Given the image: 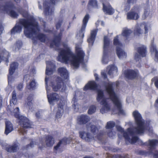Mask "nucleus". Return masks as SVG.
<instances>
[{
    "label": "nucleus",
    "instance_id": "nucleus-1",
    "mask_svg": "<svg viewBox=\"0 0 158 158\" xmlns=\"http://www.w3.org/2000/svg\"><path fill=\"white\" fill-rule=\"evenodd\" d=\"M118 83H112L107 81L105 84V88L110 98H106L103 94V91L98 88L99 86L97 85L95 81H90L84 88V90L90 89L96 90L98 92L97 100L102 106L100 109V112L102 114L106 113L110 110V102L111 100L114 105V108L111 110L113 114L118 113L124 114V111L122 109L121 102L118 96L114 92L113 87L115 85L118 86Z\"/></svg>",
    "mask_w": 158,
    "mask_h": 158
},
{
    "label": "nucleus",
    "instance_id": "nucleus-2",
    "mask_svg": "<svg viewBox=\"0 0 158 158\" xmlns=\"http://www.w3.org/2000/svg\"><path fill=\"white\" fill-rule=\"evenodd\" d=\"M133 115L137 127L134 129L128 128L126 131L120 126H116L117 130L123 135L127 143H134L137 142L140 145H145L148 146L151 150L154 149L158 145V141L155 139H149L148 142L143 143L141 139H139L135 134H141L148 130L151 135L153 132L152 127H149V124H146L142 119L140 114L137 110L134 111Z\"/></svg>",
    "mask_w": 158,
    "mask_h": 158
},
{
    "label": "nucleus",
    "instance_id": "nucleus-3",
    "mask_svg": "<svg viewBox=\"0 0 158 158\" xmlns=\"http://www.w3.org/2000/svg\"><path fill=\"white\" fill-rule=\"evenodd\" d=\"M20 12L27 19H20L19 23H17L11 30V34L20 33L22 30V27L23 26L25 35L27 38H31L34 43H36L38 40L41 42H45L46 37L43 34L39 33L40 30L38 23L34 17L29 15L27 11Z\"/></svg>",
    "mask_w": 158,
    "mask_h": 158
},
{
    "label": "nucleus",
    "instance_id": "nucleus-4",
    "mask_svg": "<svg viewBox=\"0 0 158 158\" xmlns=\"http://www.w3.org/2000/svg\"><path fill=\"white\" fill-rule=\"evenodd\" d=\"M47 67L46 74L49 77V81L51 82V85L54 91H57L61 89L62 91L66 89V85L69 83V76L68 72L65 68H59L58 69V73L61 77H58L53 78L49 77L48 75L52 74L55 70L56 66L54 62L51 61H46Z\"/></svg>",
    "mask_w": 158,
    "mask_h": 158
},
{
    "label": "nucleus",
    "instance_id": "nucleus-5",
    "mask_svg": "<svg viewBox=\"0 0 158 158\" xmlns=\"http://www.w3.org/2000/svg\"><path fill=\"white\" fill-rule=\"evenodd\" d=\"M63 45L64 49H60L57 58V60L65 63L70 62L74 68H78L80 64L83 61L85 55L80 46L76 45L75 55L71 52L70 48L67 43H63Z\"/></svg>",
    "mask_w": 158,
    "mask_h": 158
},
{
    "label": "nucleus",
    "instance_id": "nucleus-6",
    "mask_svg": "<svg viewBox=\"0 0 158 158\" xmlns=\"http://www.w3.org/2000/svg\"><path fill=\"white\" fill-rule=\"evenodd\" d=\"M19 108L16 107L14 110V113L15 117L18 118L19 123L21 127L19 131L24 135L26 131L25 129L31 127L32 124L26 117L19 114Z\"/></svg>",
    "mask_w": 158,
    "mask_h": 158
},
{
    "label": "nucleus",
    "instance_id": "nucleus-7",
    "mask_svg": "<svg viewBox=\"0 0 158 158\" xmlns=\"http://www.w3.org/2000/svg\"><path fill=\"white\" fill-rule=\"evenodd\" d=\"M87 128L88 129L90 128L91 131L95 136L94 137V136H93L90 133L86 132L84 131H80L79 132L80 136L81 139L88 141H91L94 139L96 140L98 139L99 140H101V139L99 137L98 135H96L98 131V130L95 126L89 124L87 125Z\"/></svg>",
    "mask_w": 158,
    "mask_h": 158
},
{
    "label": "nucleus",
    "instance_id": "nucleus-8",
    "mask_svg": "<svg viewBox=\"0 0 158 158\" xmlns=\"http://www.w3.org/2000/svg\"><path fill=\"white\" fill-rule=\"evenodd\" d=\"M49 77H46L45 78L46 87L48 102L50 105H53L54 102L58 101L59 99V96L56 93L52 94L50 93V90L48 85L51 86L52 87V86L51 85V82L49 81Z\"/></svg>",
    "mask_w": 158,
    "mask_h": 158
},
{
    "label": "nucleus",
    "instance_id": "nucleus-9",
    "mask_svg": "<svg viewBox=\"0 0 158 158\" xmlns=\"http://www.w3.org/2000/svg\"><path fill=\"white\" fill-rule=\"evenodd\" d=\"M58 1L59 0H50L51 4L46 1L44 2V13L46 16H50L53 15L54 10L53 5Z\"/></svg>",
    "mask_w": 158,
    "mask_h": 158
},
{
    "label": "nucleus",
    "instance_id": "nucleus-10",
    "mask_svg": "<svg viewBox=\"0 0 158 158\" xmlns=\"http://www.w3.org/2000/svg\"><path fill=\"white\" fill-rule=\"evenodd\" d=\"M114 44L116 46V53L118 58L121 60L126 58L127 57V53L122 49L123 45L118 41L116 38L114 39Z\"/></svg>",
    "mask_w": 158,
    "mask_h": 158
},
{
    "label": "nucleus",
    "instance_id": "nucleus-11",
    "mask_svg": "<svg viewBox=\"0 0 158 158\" xmlns=\"http://www.w3.org/2000/svg\"><path fill=\"white\" fill-rule=\"evenodd\" d=\"M110 40L106 36L104 39L103 54L102 61L103 64H107L108 62V54L109 49Z\"/></svg>",
    "mask_w": 158,
    "mask_h": 158
},
{
    "label": "nucleus",
    "instance_id": "nucleus-12",
    "mask_svg": "<svg viewBox=\"0 0 158 158\" xmlns=\"http://www.w3.org/2000/svg\"><path fill=\"white\" fill-rule=\"evenodd\" d=\"M89 18V17L88 15H86L85 16L83 20V24L81 28V30L77 32L76 35V38L79 39L81 43H82V39L84 36V33Z\"/></svg>",
    "mask_w": 158,
    "mask_h": 158
},
{
    "label": "nucleus",
    "instance_id": "nucleus-13",
    "mask_svg": "<svg viewBox=\"0 0 158 158\" xmlns=\"http://www.w3.org/2000/svg\"><path fill=\"white\" fill-rule=\"evenodd\" d=\"M13 8L12 5H6L5 6H1L0 5V11L4 13H7L11 17L16 18L17 17L18 14L12 10Z\"/></svg>",
    "mask_w": 158,
    "mask_h": 158
},
{
    "label": "nucleus",
    "instance_id": "nucleus-14",
    "mask_svg": "<svg viewBox=\"0 0 158 158\" xmlns=\"http://www.w3.org/2000/svg\"><path fill=\"white\" fill-rule=\"evenodd\" d=\"M137 53L135 55V59L136 61L139 60L141 57H145L147 53L146 47L144 45H141L137 48Z\"/></svg>",
    "mask_w": 158,
    "mask_h": 158
},
{
    "label": "nucleus",
    "instance_id": "nucleus-15",
    "mask_svg": "<svg viewBox=\"0 0 158 158\" xmlns=\"http://www.w3.org/2000/svg\"><path fill=\"white\" fill-rule=\"evenodd\" d=\"M140 10L138 7H135L131 10V12L127 13V17L128 19H138L139 16V13Z\"/></svg>",
    "mask_w": 158,
    "mask_h": 158
},
{
    "label": "nucleus",
    "instance_id": "nucleus-16",
    "mask_svg": "<svg viewBox=\"0 0 158 158\" xmlns=\"http://www.w3.org/2000/svg\"><path fill=\"white\" fill-rule=\"evenodd\" d=\"M61 35L62 34L60 33L58 35L55 36L54 39L50 44V47L51 48H54L56 50H59V47L60 44Z\"/></svg>",
    "mask_w": 158,
    "mask_h": 158
},
{
    "label": "nucleus",
    "instance_id": "nucleus-17",
    "mask_svg": "<svg viewBox=\"0 0 158 158\" xmlns=\"http://www.w3.org/2000/svg\"><path fill=\"white\" fill-rule=\"evenodd\" d=\"M18 66V64L16 62L12 63L10 65L9 70V75L8 76V82L9 85L13 80L12 75L17 68Z\"/></svg>",
    "mask_w": 158,
    "mask_h": 158
},
{
    "label": "nucleus",
    "instance_id": "nucleus-18",
    "mask_svg": "<svg viewBox=\"0 0 158 158\" xmlns=\"http://www.w3.org/2000/svg\"><path fill=\"white\" fill-rule=\"evenodd\" d=\"M125 77L129 79H133L138 75V71L137 70H133L128 69L125 70L124 72Z\"/></svg>",
    "mask_w": 158,
    "mask_h": 158
},
{
    "label": "nucleus",
    "instance_id": "nucleus-19",
    "mask_svg": "<svg viewBox=\"0 0 158 158\" xmlns=\"http://www.w3.org/2000/svg\"><path fill=\"white\" fill-rule=\"evenodd\" d=\"M102 4L103 10L105 14L111 15L114 13V10L109 3L104 2Z\"/></svg>",
    "mask_w": 158,
    "mask_h": 158
},
{
    "label": "nucleus",
    "instance_id": "nucleus-20",
    "mask_svg": "<svg viewBox=\"0 0 158 158\" xmlns=\"http://www.w3.org/2000/svg\"><path fill=\"white\" fill-rule=\"evenodd\" d=\"M97 31V29H94L91 31L90 35L87 39V41L89 44V46H92L93 45L96 38Z\"/></svg>",
    "mask_w": 158,
    "mask_h": 158
},
{
    "label": "nucleus",
    "instance_id": "nucleus-21",
    "mask_svg": "<svg viewBox=\"0 0 158 158\" xmlns=\"http://www.w3.org/2000/svg\"><path fill=\"white\" fill-rule=\"evenodd\" d=\"M106 69L108 71V74L111 76L116 75L118 71L117 67L114 65H109Z\"/></svg>",
    "mask_w": 158,
    "mask_h": 158
},
{
    "label": "nucleus",
    "instance_id": "nucleus-22",
    "mask_svg": "<svg viewBox=\"0 0 158 158\" xmlns=\"http://www.w3.org/2000/svg\"><path fill=\"white\" fill-rule=\"evenodd\" d=\"M70 138L68 139L66 138H64L62 140L60 141L57 144L56 146L54 147V151L55 153L57 152V151L58 150L60 147L62 145H65L66 144L69 143Z\"/></svg>",
    "mask_w": 158,
    "mask_h": 158
},
{
    "label": "nucleus",
    "instance_id": "nucleus-23",
    "mask_svg": "<svg viewBox=\"0 0 158 158\" xmlns=\"http://www.w3.org/2000/svg\"><path fill=\"white\" fill-rule=\"evenodd\" d=\"M89 120V117L85 115H81L77 119L78 122L80 124H85Z\"/></svg>",
    "mask_w": 158,
    "mask_h": 158
},
{
    "label": "nucleus",
    "instance_id": "nucleus-24",
    "mask_svg": "<svg viewBox=\"0 0 158 158\" xmlns=\"http://www.w3.org/2000/svg\"><path fill=\"white\" fill-rule=\"evenodd\" d=\"M45 143L48 147L52 146L55 142L54 138L51 135H48L45 138Z\"/></svg>",
    "mask_w": 158,
    "mask_h": 158
},
{
    "label": "nucleus",
    "instance_id": "nucleus-25",
    "mask_svg": "<svg viewBox=\"0 0 158 158\" xmlns=\"http://www.w3.org/2000/svg\"><path fill=\"white\" fill-rule=\"evenodd\" d=\"M132 31L130 30L127 28H124L123 29L122 35H118L115 38H116L118 41V39L120 38L122 36L124 37H127L131 33Z\"/></svg>",
    "mask_w": 158,
    "mask_h": 158
},
{
    "label": "nucleus",
    "instance_id": "nucleus-26",
    "mask_svg": "<svg viewBox=\"0 0 158 158\" xmlns=\"http://www.w3.org/2000/svg\"><path fill=\"white\" fill-rule=\"evenodd\" d=\"M59 103L58 105V110L56 114V117L57 118H60L63 114L64 112L63 105V103Z\"/></svg>",
    "mask_w": 158,
    "mask_h": 158
},
{
    "label": "nucleus",
    "instance_id": "nucleus-27",
    "mask_svg": "<svg viewBox=\"0 0 158 158\" xmlns=\"http://www.w3.org/2000/svg\"><path fill=\"white\" fill-rule=\"evenodd\" d=\"M13 130V127L11 123L9 121H7L6 123V129L5 133L8 135L9 133L12 131Z\"/></svg>",
    "mask_w": 158,
    "mask_h": 158
},
{
    "label": "nucleus",
    "instance_id": "nucleus-28",
    "mask_svg": "<svg viewBox=\"0 0 158 158\" xmlns=\"http://www.w3.org/2000/svg\"><path fill=\"white\" fill-rule=\"evenodd\" d=\"M150 50L152 53L154 52L155 53V60L158 62V52H157L155 45L153 42L151 43Z\"/></svg>",
    "mask_w": 158,
    "mask_h": 158
},
{
    "label": "nucleus",
    "instance_id": "nucleus-29",
    "mask_svg": "<svg viewBox=\"0 0 158 158\" xmlns=\"http://www.w3.org/2000/svg\"><path fill=\"white\" fill-rule=\"evenodd\" d=\"M33 96L32 95H30L27 98L26 101V106L27 108L29 110L32 109L33 107Z\"/></svg>",
    "mask_w": 158,
    "mask_h": 158
},
{
    "label": "nucleus",
    "instance_id": "nucleus-30",
    "mask_svg": "<svg viewBox=\"0 0 158 158\" xmlns=\"http://www.w3.org/2000/svg\"><path fill=\"white\" fill-rule=\"evenodd\" d=\"M36 87V82L34 79L30 81L29 83L27 84V88L30 90L34 89Z\"/></svg>",
    "mask_w": 158,
    "mask_h": 158
},
{
    "label": "nucleus",
    "instance_id": "nucleus-31",
    "mask_svg": "<svg viewBox=\"0 0 158 158\" xmlns=\"http://www.w3.org/2000/svg\"><path fill=\"white\" fill-rule=\"evenodd\" d=\"M65 24L64 19L60 18L58 20L56 21V27L57 29H58L60 28L61 26H63Z\"/></svg>",
    "mask_w": 158,
    "mask_h": 158
},
{
    "label": "nucleus",
    "instance_id": "nucleus-32",
    "mask_svg": "<svg viewBox=\"0 0 158 158\" xmlns=\"http://www.w3.org/2000/svg\"><path fill=\"white\" fill-rule=\"evenodd\" d=\"M12 99L10 101V105L11 106L12 103L14 105H15L17 102V99L16 97V93L15 91H14L13 92L12 95Z\"/></svg>",
    "mask_w": 158,
    "mask_h": 158
},
{
    "label": "nucleus",
    "instance_id": "nucleus-33",
    "mask_svg": "<svg viewBox=\"0 0 158 158\" xmlns=\"http://www.w3.org/2000/svg\"><path fill=\"white\" fill-rule=\"evenodd\" d=\"M89 6H91L94 8H98V5L96 0H90L89 2Z\"/></svg>",
    "mask_w": 158,
    "mask_h": 158
},
{
    "label": "nucleus",
    "instance_id": "nucleus-34",
    "mask_svg": "<svg viewBox=\"0 0 158 158\" xmlns=\"http://www.w3.org/2000/svg\"><path fill=\"white\" fill-rule=\"evenodd\" d=\"M76 92H75V95L73 98V101L74 102L73 104V108L74 109V110L77 112L78 110V105L77 104V102L76 101Z\"/></svg>",
    "mask_w": 158,
    "mask_h": 158
},
{
    "label": "nucleus",
    "instance_id": "nucleus-35",
    "mask_svg": "<svg viewBox=\"0 0 158 158\" xmlns=\"http://www.w3.org/2000/svg\"><path fill=\"white\" fill-rule=\"evenodd\" d=\"M115 125L114 122L113 121H110L107 123L106 126V129L108 130H111L113 127Z\"/></svg>",
    "mask_w": 158,
    "mask_h": 158
},
{
    "label": "nucleus",
    "instance_id": "nucleus-36",
    "mask_svg": "<svg viewBox=\"0 0 158 158\" xmlns=\"http://www.w3.org/2000/svg\"><path fill=\"white\" fill-rule=\"evenodd\" d=\"M96 108L95 106L92 105L90 106L88 110V113L89 114H91L95 112Z\"/></svg>",
    "mask_w": 158,
    "mask_h": 158
},
{
    "label": "nucleus",
    "instance_id": "nucleus-37",
    "mask_svg": "<svg viewBox=\"0 0 158 158\" xmlns=\"http://www.w3.org/2000/svg\"><path fill=\"white\" fill-rule=\"evenodd\" d=\"M17 149L18 146L16 145H15L8 148H7L6 150L8 152H14L16 151Z\"/></svg>",
    "mask_w": 158,
    "mask_h": 158
},
{
    "label": "nucleus",
    "instance_id": "nucleus-38",
    "mask_svg": "<svg viewBox=\"0 0 158 158\" xmlns=\"http://www.w3.org/2000/svg\"><path fill=\"white\" fill-rule=\"evenodd\" d=\"M143 26L145 29V33H148V31L150 29V25L149 23H143L140 26L141 27Z\"/></svg>",
    "mask_w": 158,
    "mask_h": 158
},
{
    "label": "nucleus",
    "instance_id": "nucleus-39",
    "mask_svg": "<svg viewBox=\"0 0 158 158\" xmlns=\"http://www.w3.org/2000/svg\"><path fill=\"white\" fill-rule=\"evenodd\" d=\"M107 135L110 137H113L115 135V132L113 131L112 129L108 130L107 131Z\"/></svg>",
    "mask_w": 158,
    "mask_h": 158
},
{
    "label": "nucleus",
    "instance_id": "nucleus-40",
    "mask_svg": "<svg viewBox=\"0 0 158 158\" xmlns=\"http://www.w3.org/2000/svg\"><path fill=\"white\" fill-rule=\"evenodd\" d=\"M142 28L140 27H137L134 30V33L135 35H139L142 33Z\"/></svg>",
    "mask_w": 158,
    "mask_h": 158
},
{
    "label": "nucleus",
    "instance_id": "nucleus-41",
    "mask_svg": "<svg viewBox=\"0 0 158 158\" xmlns=\"http://www.w3.org/2000/svg\"><path fill=\"white\" fill-rule=\"evenodd\" d=\"M22 44V42L20 40L17 41L15 45L17 49L19 50L21 47Z\"/></svg>",
    "mask_w": 158,
    "mask_h": 158
},
{
    "label": "nucleus",
    "instance_id": "nucleus-42",
    "mask_svg": "<svg viewBox=\"0 0 158 158\" xmlns=\"http://www.w3.org/2000/svg\"><path fill=\"white\" fill-rule=\"evenodd\" d=\"M149 11L148 9L147 10H145L143 15V18L144 19H145L146 17H147L149 14Z\"/></svg>",
    "mask_w": 158,
    "mask_h": 158
},
{
    "label": "nucleus",
    "instance_id": "nucleus-43",
    "mask_svg": "<svg viewBox=\"0 0 158 158\" xmlns=\"http://www.w3.org/2000/svg\"><path fill=\"white\" fill-rule=\"evenodd\" d=\"M101 75L105 79L107 78V75L106 74V72L102 70L101 72Z\"/></svg>",
    "mask_w": 158,
    "mask_h": 158
},
{
    "label": "nucleus",
    "instance_id": "nucleus-44",
    "mask_svg": "<svg viewBox=\"0 0 158 158\" xmlns=\"http://www.w3.org/2000/svg\"><path fill=\"white\" fill-rule=\"evenodd\" d=\"M154 158H158V152L155 151L153 154Z\"/></svg>",
    "mask_w": 158,
    "mask_h": 158
},
{
    "label": "nucleus",
    "instance_id": "nucleus-45",
    "mask_svg": "<svg viewBox=\"0 0 158 158\" xmlns=\"http://www.w3.org/2000/svg\"><path fill=\"white\" fill-rule=\"evenodd\" d=\"M155 79V85L158 88V77H156L154 78Z\"/></svg>",
    "mask_w": 158,
    "mask_h": 158
},
{
    "label": "nucleus",
    "instance_id": "nucleus-46",
    "mask_svg": "<svg viewBox=\"0 0 158 158\" xmlns=\"http://www.w3.org/2000/svg\"><path fill=\"white\" fill-rule=\"evenodd\" d=\"M23 88V85L22 84H19V85H18V86H17V88L19 90H21Z\"/></svg>",
    "mask_w": 158,
    "mask_h": 158
},
{
    "label": "nucleus",
    "instance_id": "nucleus-47",
    "mask_svg": "<svg viewBox=\"0 0 158 158\" xmlns=\"http://www.w3.org/2000/svg\"><path fill=\"white\" fill-rule=\"evenodd\" d=\"M140 153L142 155H147L149 154V153L148 152H145L143 151H141L140 152Z\"/></svg>",
    "mask_w": 158,
    "mask_h": 158
},
{
    "label": "nucleus",
    "instance_id": "nucleus-48",
    "mask_svg": "<svg viewBox=\"0 0 158 158\" xmlns=\"http://www.w3.org/2000/svg\"><path fill=\"white\" fill-rule=\"evenodd\" d=\"M3 28L2 27V24L0 23V35L1 34L2 32Z\"/></svg>",
    "mask_w": 158,
    "mask_h": 158
},
{
    "label": "nucleus",
    "instance_id": "nucleus-49",
    "mask_svg": "<svg viewBox=\"0 0 158 158\" xmlns=\"http://www.w3.org/2000/svg\"><path fill=\"white\" fill-rule=\"evenodd\" d=\"M31 71L33 74L35 73L36 71H35V68H34L33 69H31Z\"/></svg>",
    "mask_w": 158,
    "mask_h": 158
},
{
    "label": "nucleus",
    "instance_id": "nucleus-50",
    "mask_svg": "<svg viewBox=\"0 0 158 158\" xmlns=\"http://www.w3.org/2000/svg\"><path fill=\"white\" fill-rule=\"evenodd\" d=\"M134 1L135 0H127V2L129 4L131 3H133L134 2Z\"/></svg>",
    "mask_w": 158,
    "mask_h": 158
},
{
    "label": "nucleus",
    "instance_id": "nucleus-51",
    "mask_svg": "<svg viewBox=\"0 0 158 158\" xmlns=\"http://www.w3.org/2000/svg\"><path fill=\"white\" fill-rule=\"evenodd\" d=\"M34 143H35V142L32 141L31 143L29 146H30L31 147H32L33 146H34L33 144H34Z\"/></svg>",
    "mask_w": 158,
    "mask_h": 158
},
{
    "label": "nucleus",
    "instance_id": "nucleus-52",
    "mask_svg": "<svg viewBox=\"0 0 158 158\" xmlns=\"http://www.w3.org/2000/svg\"><path fill=\"white\" fill-rule=\"evenodd\" d=\"M94 77H95L96 80H98V75L96 73H95L94 74Z\"/></svg>",
    "mask_w": 158,
    "mask_h": 158
},
{
    "label": "nucleus",
    "instance_id": "nucleus-53",
    "mask_svg": "<svg viewBox=\"0 0 158 158\" xmlns=\"http://www.w3.org/2000/svg\"><path fill=\"white\" fill-rule=\"evenodd\" d=\"M99 23H100L101 25L102 26H103L104 25V23H103V21H99Z\"/></svg>",
    "mask_w": 158,
    "mask_h": 158
},
{
    "label": "nucleus",
    "instance_id": "nucleus-54",
    "mask_svg": "<svg viewBox=\"0 0 158 158\" xmlns=\"http://www.w3.org/2000/svg\"><path fill=\"white\" fill-rule=\"evenodd\" d=\"M129 8H130V6H128V7L127 8H125V9L126 10H129Z\"/></svg>",
    "mask_w": 158,
    "mask_h": 158
},
{
    "label": "nucleus",
    "instance_id": "nucleus-55",
    "mask_svg": "<svg viewBox=\"0 0 158 158\" xmlns=\"http://www.w3.org/2000/svg\"><path fill=\"white\" fill-rule=\"evenodd\" d=\"M16 2L18 3L20 2V0H14Z\"/></svg>",
    "mask_w": 158,
    "mask_h": 158
},
{
    "label": "nucleus",
    "instance_id": "nucleus-56",
    "mask_svg": "<svg viewBox=\"0 0 158 158\" xmlns=\"http://www.w3.org/2000/svg\"><path fill=\"white\" fill-rule=\"evenodd\" d=\"M84 158H93V157H91V156H86V157H85Z\"/></svg>",
    "mask_w": 158,
    "mask_h": 158
},
{
    "label": "nucleus",
    "instance_id": "nucleus-57",
    "mask_svg": "<svg viewBox=\"0 0 158 158\" xmlns=\"http://www.w3.org/2000/svg\"><path fill=\"white\" fill-rule=\"evenodd\" d=\"M118 137L119 138H121L122 137V136L121 135H118Z\"/></svg>",
    "mask_w": 158,
    "mask_h": 158
},
{
    "label": "nucleus",
    "instance_id": "nucleus-58",
    "mask_svg": "<svg viewBox=\"0 0 158 158\" xmlns=\"http://www.w3.org/2000/svg\"><path fill=\"white\" fill-rule=\"evenodd\" d=\"M39 8L40 9H42L41 6H40L39 4Z\"/></svg>",
    "mask_w": 158,
    "mask_h": 158
},
{
    "label": "nucleus",
    "instance_id": "nucleus-59",
    "mask_svg": "<svg viewBox=\"0 0 158 158\" xmlns=\"http://www.w3.org/2000/svg\"><path fill=\"white\" fill-rule=\"evenodd\" d=\"M44 30L46 32H49L48 31L46 30L45 28L44 29Z\"/></svg>",
    "mask_w": 158,
    "mask_h": 158
},
{
    "label": "nucleus",
    "instance_id": "nucleus-60",
    "mask_svg": "<svg viewBox=\"0 0 158 158\" xmlns=\"http://www.w3.org/2000/svg\"><path fill=\"white\" fill-rule=\"evenodd\" d=\"M156 102L158 104V98L156 100Z\"/></svg>",
    "mask_w": 158,
    "mask_h": 158
},
{
    "label": "nucleus",
    "instance_id": "nucleus-61",
    "mask_svg": "<svg viewBox=\"0 0 158 158\" xmlns=\"http://www.w3.org/2000/svg\"><path fill=\"white\" fill-rule=\"evenodd\" d=\"M40 142L41 143H42L44 142L42 140H40Z\"/></svg>",
    "mask_w": 158,
    "mask_h": 158
},
{
    "label": "nucleus",
    "instance_id": "nucleus-62",
    "mask_svg": "<svg viewBox=\"0 0 158 158\" xmlns=\"http://www.w3.org/2000/svg\"><path fill=\"white\" fill-rule=\"evenodd\" d=\"M152 153V152H150L149 153V154H150V153Z\"/></svg>",
    "mask_w": 158,
    "mask_h": 158
},
{
    "label": "nucleus",
    "instance_id": "nucleus-63",
    "mask_svg": "<svg viewBox=\"0 0 158 158\" xmlns=\"http://www.w3.org/2000/svg\"><path fill=\"white\" fill-rule=\"evenodd\" d=\"M27 75H26V76H25L24 77V78H25L26 77H27Z\"/></svg>",
    "mask_w": 158,
    "mask_h": 158
},
{
    "label": "nucleus",
    "instance_id": "nucleus-64",
    "mask_svg": "<svg viewBox=\"0 0 158 158\" xmlns=\"http://www.w3.org/2000/svg\"><path fill=\"white\" fill-rule=\"evenodd\" d=\"M37 114H36V116L37 117H38V116L37 115Z\"/></svg>",
    "mask_w": 158,
    "mask_h": 158
}]
</instances>
